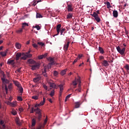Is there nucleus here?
Segmentation results:
<instances>
[{"label":"nucleus","mask_w":129,"mask_h":129,"mask_svg":"<svg viewBox=\"0 0 129 129\" xmlns=\"http://www.w3.org/2000/svg\"><path fill=\"white\" fill-rule=\"evenodd\" d=\"M21 60H27V58H28V54H25V53H19L17 52L16 54V59L18 61L20 59Z\"/></svg>","instance_id":"f257e3e1"},{"label":"nucleus","mask_w":129,"mask_h":129,"mask_svg":"<svg viewBox=\"0 0 129 129\" xmlns=\"http://www.w3.org/2000/svg\"><path fill=\"white\" fill-rule=\"evenodd\" d=\"M116 50L120 55H122V56H125V47H122L120 48L119 46L116 47Z\"/></svg>","instance_id":"f03ea898"},{"label":"nucleus","mask_w":129,"mask_h":129,"mask_svg":"<svg viewBox=\"0 0 129 129\" xmlns=\"http://www.w3.org/2000/svg\"><path fill=\"white\" fill-rule=\"evenodd\" d=\"M47 60L50 62V63H49L48 66H47V68L48 69H51V65H55L56 64L55 59H54V58L49 57L47 58Z\"/></svg>","instance_id":"7ed1b4c3"},{"label":"nucleus","mask_w":129,"mask_h":129,"mask_svg":"<svg viewBox=\"0 0 129 129\" xmlns=\"http://www.w3.org/2000/svg\"><path fill=\"white\" fill-rule=\"evenodd\" d=\"M91 16L94 18L95 20L96 21V22H97V23H99V22H100V18L96 12H94L93 14H91Z\"/></svg>","instance_id":"20e7f679"},{"label":"nucleus","mask_w":129,"mask_h":129,"mask_svg":"<svg viewBox=\"0 0 129 129\" xmlns=\"http://www.w3.org/2000/svg\"><path fill=\"white\" fill-rule=\"evenodd\" d=\"M42 75L44 76V77H48V75L47 74V68L44 67L43 69H42Z\"/></svg>","instance_id":"39448f33"},{"label":"nucleus","mask_w":129,"mask_h":129,"mask_svg":"<svg viewBox=\"0 0 129 129\" xmlns=\"http://www.w3.org/2000/svg\"><path fill=\"white\" fill-rule=\"evenodd\" d=\"M58 87L59 88V96H61L62 95V92H63V90L64 89L63 86L64 85L63 84H60L58 86Z\"/></svg>","instance_id":"423d86ee"},{"label":"nucleus","mask_w":129,"mask_h":129,"mask_svg":"<svg viewBox=\"0 0 129 129\" xmlns=\"http://www.w3.org/2000/svg\"><path fill=\"white\" fill-rule=\"evenodd\" d=\"M41 76L37 75V77H36L35 78H34L33 79V81H34V82H35V83L39 82V81H40V80L41 79Z\"/></svg>","instance_id":"0eeeda50"},{"label":"nucleus","mask_w":129,"mask_h":129,"mask_svg":"<svg viewBox=\"0 0 129 129\" xmlns=\"http://www.w3.org/2000/svg\"><path fill=\"white\" fill-rule=\"evenodd\" d=\"M69 44H70V42L68 41L67 43H66L63 46V50L64 51H67L68 50V48H69Z\"/></svg>","instance_id":"6e6552de"},{"label":"nucleus","mask_w":129,"mask_h":129,"mask_svg":"<svg viewBox=\"0 0 129 129\" xmlns=\"http://www.w3.org/2000/svg\"><path fill=\"white\" fill-rule=\"evenodd\" d=\"M9 52V49H6L5 51H2L0 52V55L2 56V57H6L7 56V53Z\"/></svg>","instance_id":"1a4fd4ad"},{"label":"nucleus","mask_w":129,"mask_h":129,"mask_svg":"<svg viewBox=\"0 0 129 129\" xmlns=\"http://www.w3.org/2000/svg\"><path fill=\"white\" fill-rule=\"evenodd\" d=\"M47 56H48V53H46L44 54L40 55L38 56V58L39 60H41V59H43V58H46V57H47Z\"/></svg>","instance_id":"9d476101"},{"label":"nucleus","mask_w":129,"mask_h":129,"mask_svg":"<svg viewBox=\"0 0 129 129\" xmlns=\"http://www.w3.org/2000/svg\"><path fill=\"white\" fill-rule=\"evenodd\" d=\"M68 12H73V6L72 5H68Z\"/></svg>","instance_id":"9b49d317"},{"label":"nucleus","mask_w":129,"mask_h":129,"mask_svg":"<svg viewBox=\"0 0 129 129\" xmlns=\"http://www.w3.org/2000/svg\"><path fill=\"white\" fill-rule=\"evenodd\" d=\"M7 64H9L10 65L14 66L15 65V60L14 59H9Z\"/></svg>","instance_id":"f8f14e48"},{"label":"nucleus","mask_w":129,"mask_h":129,"mask_svg":"<svg viewBox=\"0 0 129 129\" xmlns=\"http://www.w3.org/2000/svg\"><path fill=\"white\" fill-rule=\"evenodd\" d=\"M61 29V24H58L56 26V31L57 34L56 35H59V33H60V30Z\"/></svg>","instance_id":"ddd939ff"},{"label":"nucleus","mask_w":129,"mask_h":129,"mask_svg":"<svg viewBox=\"0 0 129 129\" xmlns=\"http://www.w3.org/2000/svg\"><path fill=\"white\" fill-rule=\"evenodd\" d=\"M39 64H36L35 65H33L31 67V70L34 71V70H36V69L39 68Z\"/></svg>","instance_id":"4468645a"},{"label":"nucleus","mask_w":129,"mask_h":129,"mask_svg":"<svg viewBox=\"0 0 129 129\" xmlns=\"http://www.w3.org/2000/svg\"><path fill=\"white\" fill-rule=\"evenodd\" d=\"M34 111H36V113L37 114V115H39V114H42L41 113V110L40 109V108H39V107H37L36 108H35L34 109Z\"/></svg>","instance_id":"2eb2a0df"},{"label":"nucleus","mask_w":129,"mask_h":129,"mask_svg":"<svg viewBox=\"0 0 129 129\" xmlns=\"http://www.w3.org/2000/svg\"><path fill=\"white\" fill-rule=\"evenodd\" d=\"M113 16L114 18H117V17H118V13L117 12V11L114 10L113 11Z\"/></svg>","instance_id":"dca6fc26"},{"label":"nucleus","mask_w":129,"mask_h":129,"mask_svg":"<svg viewBox=\"0 0 129 129\" xmlns=\"http://www.w3.org/2000/svg\"><path fill=\"white\" fill-rule=\"evenodd\" d=\"M36 122L37 121L36 120V119L33 118L32 120V126H35V125H36Z\"/></svg>","instance_id":"f3484780"},{"label":"nucleus","mask_w":129,"mask_h":129,"mask_svg":"<svg viewBox=\"0 0 129 129\" xmlns=\"http://www.w3.org/2000/svg\"><path fill=\"white\" fill-rule=\"evenodd\" d=\"M28 63H30V64H35L36 63V61H35V60H34L33 59H29L28 60Z\"/></svg>","instance_id":"a211bd4d"},{"label":"nucleus","mask_w":129,"mask_h":129,"mask_svg":"<svg viewBox=\"0 0 129 129\" xmlns=\"http://www.w3.org/2000/svg\"><path fill=\"white\" fill-rule=\"evenodd\" d=\"M45 102H46V98H45V97H43V101L40 102V103H39V105H40V106L41 105H44V104H45Z\"/></svg>","instance_id":"6ab92c4d"},{"label":"nucleus","mask_w":129,"mask_h":129,"mask_svg":"<svg viewBox=\"0 0 129 129\" xmlns=\"http://www.w3.org/2000/svg\"><path fill=\"white\" fill-rule=\"evenodd\" d=\"M26 27H29V24L26 22L22 23V29H25Z\"/></svg>","instance_id":"aec40b11"},{"label":"nucleus","mask_w":129,"mask_h":129,"mask_svg":"<svg viewBox=\"0 0 129 129\" xmlns=\"http://www.w3.org/2000/svg\"><path fill=\"white\" fill-rule=\"evenodd\" d=\"M50 87L51 88H56V85L54 83H49Z\"/></svg>","instance_id":"412c9836"},{"label":"nucleus","mask_w":129,"mask_h":129,"mask_svg":"<svg viewBox=\"0 0 129 129\" xmlns=\"http://www.w3.org/2000/svg\"><path fill=\"white\" fill-rule=\"evenodd\" d=\"M15 46L16 47V48H17V49H21V47H22V45H21V44L17 42L15 44Z\"/></svg>","instance_id":"4be33fe9"},{"label":"nucleus","mask_w":129,"mask_h":129,"mask_svg":"<svg viewBox=\"0 0 129 129\" xmlns=\"http://www.w3.org/2000/svg\"><path fill=\"white\" fill-rule=\"evenodd\" d=\"M99 51L101 54H103L104 53V50H103V48L101 47H99Z\"/></svg>","instance_id":"5701e85b"},{"label":"nucleus","mask_w":129,"mask_h":129,"mask_svg":"<svg viewBox=\"0 0 129 129\" xmlns=\"http://www.w3.org/2000/svg\"><path fill=\"white\" fill-rule=\"evenodd\" d=\"M40 2H41V1H34L32 3V6H36V5H37V4H38V3H40Z\"/></svg>","instance_id":"b1692460"},{"label":"nucleus","mask_w":129,"mask_h":129,"mask_svg":"<svg viewBox=\"0 0 129 129\" xmlns=\"http://www.w3.org/2000/svg\"><path fill=\"white\" fill-rule=\"evenodd\" d=\"M36 118H37L38 121H40V120H41V118H42V114L37 115Z\"/></svg>","instance_id":"393cba45"},{"label":"nucleus","mask_w":129,"mask_h":129,"mask_svg":"<svg viewBox=\"0 0 129 129\" xmlns=\"http://www.w3.org/2000/svg\"><path fill=\"white\" fill-rule=\"evenodd\" d=\"M75 81H76L77 83H79V84H81V81L80 80V78H76Z\"/></svg>","instance_id":"a878e982"},{"label":"nucleus","mask_w":129,"mask_h":129,"mask_svg":"<svg viewBox=\"0 0 129 129\" xmlns=\"http://www.w3.org/2000/svg\"><path fill=\"white\" fill-rule=\"evenodd\" d=\"M103 65H104V66L106 67V66H108V62H107V60H104L103 61L102 63Z\"/></svg>","instance_id":"bb28decb"},{"label":"nucleus","mask_w":129,"mask_h":129,"mask_svg":"<svg viewBox=\"0 0 129 129\" xmlns=\"http://www.w3.org/2000/svg\"><path fill=\"white\" fill-rule=\"evenodd\" d=\"M67 71V69H65L62 70L61 72H60V75H65V74H66V72Z\"/></svg>","instance_id":"cd10ccee"},{"label":"nucleus","mask_w":129,"mask_h":129,"mask_svg":"<svg viewBox=\"0 0 129 129\" xmlns=\"http://www.w3.org/2000/svg\"><path fill=\"white\" fill-rule=\"evenodd\" d=\"M3 82L4 83H9L10 81L7 79H2Z\"/></svg>","instance_id":"c85d7f7f"},{"label":"nucleus","mask_w":129,"mask_h":129,"mask_svg":"<svg viewBox=\"0 0 129 129\" xmlns=\"http://www.w3.org/2000/svg\"><path fill=\"white\" fill-rule=\"evenodd\" d=\"M79 88L76 90V91H79V92H81V84H79Z\"/></svg>","instance_id":"c756f323"},{"label":"nucleus","mask_w":129,"mask_h":129,"mask_svg":"<svg viewBox=\"0 0 129 129\" xmlns=\"http://www.w3.org/2000/svg\"><path fill=\"white\" fill-rule=\"evenodd\" d=\"M64 34H65V28H62L60 30V35H63L64 36Z\"/></svg>","instance_id":"7c9ffc66"},{"label":"nucleus","mask_w":129,"mask_h":129,"mask_svg":"<svg viewBox=\"0 0 129 129\" xmlns=\"http://www.w3.org/2000/svg\"><path fill=\"white\" fill-rule=\"evenodd\" d=\"M72 17H73V15L72 14V13H69L68 15H67V19H72Z\"/></svg>","instance_id":"2f4dec72"},{"label":"nucleus","mask_w":129,"mask_h":129,"mask_svg":"<svg viewBox=\"0 0 129 129\" xmlns=\"http://www.w3.org/2000/svg\"><path fill=\"white\" fill-rule=\"evenodd\" d=\"M31 53L30 51H29L28 52L25 53V54H27V58H31L32 57V54H30Z\"/></svg>","instance_id":"473e14b6"},{"label":"nucleus","mask_w":129,"mask_h":129,"mask_svg":"<svg viewBox=\"0 0 129 129\" xmlns=\"http://www.w3.org/2000/svg\"><path fill=\"white\" fill-rule=\"evenodd\" d=\"M14 83L17 87H20L21 86V84H20V83L18 81H15Z\"/></svg>","instance_id":"72a5a7b5"},{"label":"nucleus","mask_w":129,"mask_h":129,"mask_svg":"<svg viewBox=\"0 0 129 129\" xmlns=\"http://www.w3.org/2000/svg\"><path fill=\"white\" fill-rule=\"evenodd\" d=\"M75 104L76 108H78L80 106V102H76Z\"/></svg>","instance_id":"f704fd0d"},{"label":"nucleus","mask_w":129,"mask_h":129,"mask_svg":"<svg viewBox=\"0 0 129 129\" xmlns=\"http://www.w3.org/2000/svg\"><path fill=\"white\" fill-rule=\"evenodd\" d=\"M11 113L13 115H17V111L15 110V109H12Z\"/></svg>","instance_id":"c9c22d12"},{"label":"nucleus","mask_w":129,"mask_h":129,"mask_svg":"<svg viewBox=\"0 0 129 129\" xmlns=\"http://www.w3.org/2000/svg\"><path fill=\"white\" fill-rule=\"evenodd\" d=\"M32 99H34L35 100H37L39 99V96H33L31 97Z\"/></svg>","instance_id":"e433bc0d"},{"label":"nucleus","mask_w":129,"mask_h":129,"mask_svg":"<svg viewBox=\"0 0 129 129\" xmlns=\"http://www.w3.org/2000/svg\"><path fill=\"white\" fill-rule=\"evenodd\" d=\"M55 95V91L52 90L51 91L50 93L49 94V95L52 97V96H54V95Z\"/></svg>","instance_id":"4c0bfd02"},{"label":"nucleus","mask_w":129,"mask_h":129,"mask_svg":"<svg viewBox=\"0 0 129 129\" xmlns=\"http://www.w3.org/2000/svg\"><path fill=\"white\" fill-rule=\"evenodd\" d=\"M36 18L37 19H38V18H43V16H42V15H41V14L37 13Z\"/></svg>","instance_id":"58836bf2"},{"label":"nucleus","mask_w":129,"mask_h":129,"mask_svg":"<svg viewBox=\"0 0 129 129\" xmlns=\"http://www.w3.org/2000/svg\"><path fill=\"white\" fill-rule=\"evenodd\" d=\"M17 34H21L23 32V28H21L16 31Z\"/></svg>","instance_id":"ea45409f"},{"label":"nucleus","mask_w":129,"mask_h":129,"mask_svg":"<svg viewBox=\"0 0 129 129\" xmlns=\"http://www.w3.org/2000/svg\"><path fill=\"white\" fill-rule=\"evenodd\" d=\"M106 5L107 9H110V8H111V6H110V3L109 2H107Z\"/></svg>","instance_id":"a19ab883"},{"label":"nucleus","mask_w":129,"mask_h":129,"mask_svg":"<svg viewBox=\"0 0 129 129\" xmlns=\"http://www.w3.org/2000/svg\"><path fill=\"white\" fill-rule=\"evenodd\" d=\"M16 122L17 124H18V125H21V122L20 121L19 119H17L16 120Z\"/></svg>","instance_id":"79ce46f5"},{"label":"nucleus","mask_w":129,"mask_h":129,"mask_svg":"<svg viewBox=\"0 0 129 129\" xmlns=\"http://www.w3.org/2000/svg\"><path fill=\"white\" fill-rule=\"evenodd\" d=\"M19 87V91L20 92V93H23V91H24V89H23V87Z\"/></svg>","instance_id":"37998d69"},{"label":"nucleus","mask_w":129,"mask_h":129,"mask_svg":"<svg viewBox=\"0 0 129 129\" xmlns=\"http://www.w3.org/2000/svg\"><path fill=\"white\" fill-rule=\"evenodd\" d=\"M72 94H69L66 97L65 101H67L68 100V99L70 98V96H71Z\"/></svg>","instance_id":"c03bdc74"},{"label":"nucleus","mask_w":129,"mask_h":129,"mask_svg":"<svg viewBox=\"0 0 129 129\" xmlns=\"http://www.w3.org/2000/svg\"><path fill=\"white\" fill-rule=\"evenodd\" d=\"M58 74H59L58 72H57L56 71H53V75H54V76H58Z\"/></svg>","instance_id":"a18cd8bd"},{"label":"nucleus","mask_w":129,"mask_h":129,"mask_svg":"<svg viewBox=\"0 0 129 129\" xmlns=\"http://www.w3.org/2000/svg\"><path fill=\"white\" fill-rule=\"evenodd\" d=\"M21 69L22 68H20L15 71V73H20L21 72Z\"/></svg>","instance_id":"49530a36"},{"label":"nucleus","mask_w":129,"mask_h":129,"mask_svg":"<svg viewBox=\"0 0 129 129\" xmlns=\"http://www.w3.org/2000/svg\"><path fill=\"white\" fill-rule=\"evenodd\" d=\"M35 28L37 29V31H39V30H41V27H40V26L36 25L35 26Z\"/></svg>","instance_id":"de8ad7c7"},{"label":"nucleus","mask_w":129,"mask_h":129,"mask_svg":"<svg viewBox=\"0 0 129 129\" xmlns=\"http://www.w3.org/2000/svg\"><path fill=\"white\" fill-rule=\"evenodd\" d=\"M17 99L18 101H23V98L21 96H18Z\"/></svg>","instance_id":"09e8293b"},{"label":"nucleus","mask_w":129,"mask_h":129,"mask_svg":"<svg viewBox=\"0 0 129 129\" xmlns=\"http://www.w3.org/2000/svg\"><path fill=\"white\" fill-rule=\"evenodd\" d=\"M73 85H74V86H76V85H77V82H76V81L74 80L73 81Z\"/></svg>","instance_id":"8fccbe9b"},{"label":"nucleus","mask_w":129,"mask_h":129,"mask_svg":"<svg viewBox=\"0 0 129 129\" xmlns=\"http://www.w3.org/2000/svg\"><path fill=\"white\" fill-rule=\"evenodd\" d=\"M34 111H35V109L34 107H31V110H30V113H34Z\"/></svg>","instance_id":"3c124183"},{"label":"nucleus","mask_w":129,"mask_h":129,"mask_svg":"<svg viewBox=\"0 0 129 129\" xmlns=\"http://www.w3.org/2000/svg\"><path fill=\"white\" fill-rule=\"evenodd\" d=\"M37 44L39 45V46H42V47H43V46H44V43L43 42H38L37 43Z\"/></svg>","instance_id":"603ef678"},{"label":"nucleus","mask_w":129,"mask_h":129,"mask_svg":"<svg viewBox=\"0 0 129 129\" xmlns=\"http://www.w3.org/2000/svg\"><path fill=\"white\" fill-rule=\"evenodd\" d=\"M79 59V58L78 57L76 58L73 61V64H75V63H76V62H77V61H78Z\"/></svg>","instance_id":"864d4df0"},{"label":"nucleus","mask_w":129,"mask_h":129,"mask_svg":"<svg viewBox=\"0 0 129 129\" xmlns=\"http://www.w3.org/2000/svg\"><path fill=\"white\" fill-rule=\"evenodd\" d=\"M43 87L44 88V89H45V90H48V87L46 85H43Z\"/></svg>","instance_id":"5fc2aeb1"},{"label":"nucleus","mask_w":129,"mask_h":129,"mask_svg":"<svg viewBox=\"0 0 129 129\" xmlns=\"http://www.w3.org/2000/svg\"><path fill=\"white\" fill-rule=\"evenodd\" d=\"M32 46L33 47H34V48H38V45H37L35 43L33 44Z\"/></svg>","instance_id":"6e6d98bb"},{"label":"nucleus","mask_w":129,"mask_h":129,"mask_svg":"<svg viewBox=\"0 0 129 129\" xmlns=\"http://www.w3.org/2000/svg\"><path fill=\"white\" fill-rule=\"evenodd\" d=\"M4 123H5V121H4L3 120H0V124L1 125H3V124H4Z\"/></svg>","instance_id":"4d7b16f0"},{"label":"nucleus","mask_w":129,"mask_h":129,"mask_svg":"<svg viewBox=\"0 0 129 129\" xmlns=\"http://www.w3.org/2000/svg\"><path fill=\"white\" fill-rule=\"evenodd\" d=\"M3 78H2V79H6L7 76H6V74L2 75Z\"/></svg>","instance_id":"13d9d810"},{"label":"nucleus","mask_w":129,"mask_h":129,"mask_svg":"<svg viewBox=\"0 0 129 129\" xmlns=\"http://www.w3.org/2000/svg\"><path fill=\"white\" fill-rule=\"evenodd\" d=\"M125 69L127 70V71H128L129 70V67L128 65L126 64L125 67Z\"/></svg>","instance_id":"bf43d9fd"},{"label":"nucleus","mask_w":129,"mask_h":129,"mask_svg":"<svg viewBox=\"0 0 129 129\" xmlns=\"http://www.w3.org/2000/svg\"><path fill=\"white\" fill-rule=\"evenodd\" d=\"M99 59L100 60H103V59H104V57H103V56H100Z\"/></svg>","instance_id":"052dcab7"},{"label":"nucleus","mask_w":129,"mask_h":129,"mask_svg":"<svg viewBox=\"0 0 129 129\" xmlns=\"http://www.w3.org/2000/svg\"><path fill=\"white\" fill-rule=\"evenodd\" d=\"M19 111L22 112V111H23L24 109H23V108H19Z\"/></svg>","instance_id":"680f3d73"},{"label":"nucleus","mask_w":129,"mask_h":129,"mask_svg":"<svg viewBox=\"0 0 129 129\" xmlns=\"http://www.w3.org/2000/svg\"><path fill=\"white\" fill-rule=\"evenodd\" d=\"M7 76L8 78H10V73L7 72Z\"/></svg>","instance_id":"e2e57ef3"},{"label":"nucleus","mask_w":129,"mask_h":129,"mask_svg":"<svg viewBox=\"0 0 129 129\" xmlns=\"http://www.w3.org/2000/svg\"><path fill=\"white\" fill-rule=\"evenodd\" d=\"M37 106H40V104H36L34 107L37 108Z\"/></svg>","instance_id":"0e129e2a"},{"label":"nucleus","mask_w":129,"mask_h":129,"mask_svg":"<svg viewBox=\"0 0 129 129\" xmlns=\"http://www.w3.org/2000/svg\"><path fill=\"white\" fill-rule=\"evenodd\" d=\"M5 90L6 91V93H8V87H7V85L5 86Z\"/></svg>","instance_id":"69168bd1"},{"label":"nucleus","mask_w":129,"mask_h":129,"mask_svg":"<svg viewBox=\"0 0 129 129\" xmlns=\"http://www.w3.org/2000/svg\"><path fill=\"white\" fill-rule=\"evenodd\" d=\"M125 33L126 35H128V31L126 29H125Z\"/></svg>","instance_id":"338daca9"},{"label":"nucleus","mask_w":129,"mask_h":129,"mask_svg":"<svg viewBox=\"0 0 129 129\" xmlns=\"http://www.w3.org/2000/svg\"><path fill=\"white\" fill-rule=\"evenodd\" d=\"M83 56V55H80V54H79V55H78V58H79V59H81V57H82Z\"/></svg>","instance_id":"774afa93"}]
</instances>
